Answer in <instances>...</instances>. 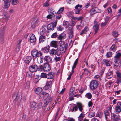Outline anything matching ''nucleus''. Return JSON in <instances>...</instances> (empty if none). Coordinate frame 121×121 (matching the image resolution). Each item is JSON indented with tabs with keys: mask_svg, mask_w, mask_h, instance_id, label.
Here are the masks:
<instances>
[{
	"mask_svg": "<svg viewBox=\"0 0 121 121\" xmlns=\"http://www.w3.org/2000/svg\"><path fill=\"white\" fill-rule=\"evenodd\" d=\"M39 23L38 18L36 17H34L32 19L31 22L32 28L33 29L34 28L38 25Z\"/></svg>",
	"mask_w": 121,
	"mask_h": 121,
	"instance_id": "f257e3e1",
	"label": "nucleus"
},
{
	"mask_svg": "<svg viewBox=\"0 0 121 121\" xmlns=\"http://www.w3.org/2000/svg\"><path fill=\"white\" fill-rule=\"evenodd\" d=\"M31 54L34 58H35L41 56L42 54V52L40 51H38L35 50H33Z\"/></svg>",
	"mask_w": 121,
	"mask_h": 121,
	"instance_id": "f03ea898",
	"label": "nucleus"
},
{
	"mask_svg": "<svg viewBox=\"0 0 121 121\" xmlns=\"http://www.w3.org/2000/svg\"><path fill=\"white\" fill-rule=\"evenodd\" d=\"M111 117L112 121H121L119 116L118 113L112 114Z\"/></svg>",
	"mask_w": 121,
	"mask_h": 121,
	"instance_id": "7ed1b4c3",
	"label": "nucleus"
},
{
	"mask_svg": "<svg viewBox=\"0 0 121 121\" xmlns=\"http://www.w3.org/2000/svg\"><path fill=\"white\" fill-rule=\"evenodd\" d=\"M98 85V83L97 81L95 80H93L91 82L90 87L91 89H95L97 87Z\"/></svg>",
	"mask_w": 121,
	"mask_h": 121,
	"instance_id": "20e7f679",
	"label": "nucleus"
},
{
	"mask_svg": "<svg viewBox=\"0 0 121 121\" xmlns=\"http://www.w3.org/2000/svg\"><path fill=\"white\" fill-rule=\"evenodd\" d=\"M91 33V32L89 31L88 28L87 27H85L84 30L81 31L80 35H82L84 34H85L87 37H89Z\"/></svg>",
	"mask_w": 121,
	"mask_h": 121,
	"instance_id": "39448f33",
	"label": "nucleus"
},
{
	"mask_svg": "<svg viewBox=\"0 0 121 121\" xmlns=\"http://www.w3.org/2000/svg\"><path fill=\"white\" fill-rule=\"evenodd\" d=\"M82 6V5H79L78 4L75 7L76 10L75 11V12L76 14H79L80 13H82V10L81 8Z\"/></svg>",
	"mask_w": 121,
	"mask_h": 121,
	"instance_id": "423d86ee",
	"label": "nucleus"
},
{
	"mask_svg": "<svg viewBox=\"0 0 121 121\" xmlns=\"http://www.w3.org/2000/svg\"><path fill=\"white\" fill-rule=\"evenodd\" d=\"M101 12V11L99 9L97 8H93L91 9L90 10V13L91 14H94L97 13H100Z\"/></svg>",
	"mask_w": 121,
	"mask_h": 121,
	"instance_id": "0eeeda50",
	"label": "nucleus"
},
{
	"mask_svg": "<svg viewBox=\"0 0 121 121\" xmlns=\"http://www.w3.org/2000/svg\"><path fill=\"white\" fill-rule=\"evenodd\" d=\"M35 91L36 94L41 95V96H40L41 98L43 97V96H42V95H43L42 93L43 92V90L42 88L38 87L37 88L35 89Z\"/></svg>",
	"mask_w": 121,
	"mask_h": 121,
	"instance_id": "6e6552de",
	"label": "nucleus"
},
{
	"mask_svg": "<svg viewBox=\"0 0 121 121\" xmlns=\"http://www.w3.org/2000/svg\"><path fill=\"white\" fill-rule=\"evenodd\" d=\"M38 69L37 66L36 65H31L29 68V69L31 72H35Z\"/></svg>",
	"mask_w": 121,
	"mask_h": 121,
	"instance_id": "1a4fd4ad",
	"label": "nucleus"
},
{
	"mask_svg": "<svg viewBox=\"0 0 121 121\" xmlns=\"http://www.w3.org/2000/svg\"><path fill=\"white\" fill-rule=\"evenodd\" d=\"M116 111L118 113H119L121 111V102H118L115 108Z\"/></svg>",
	"mask_w": 121,
	"mask_h": 121,
	"instance_id": "9d476101",
	"label": "nucleus"
},
{
	"mask_svg": "<svg viewBox=\"0 0 121 121\" xmlns=\"http://www.w3.org/2000/svg\"><path fill=\"white\" fill-rule=\"evenodd\" d=\"M44 60L46 62L49 63H52V58L49 56L47 55L45 56L43 58Z\"/></svg>",
	"mask_w": 121,
	"mask_h": 121,
	"instance_id": "9b49d317",
	"label": "nucleus"
},
{
	"mask_svg": "<svg viewBox=\"0 0 121 121\" xmlns=\"http://www.w3.org/2000/svg\"><path fill=\"white\" fill-rule=\"evenodd\" d=\"M93 28L95 30V34L97 33L99 28V25L95 21H94V25L93 26Z\"/></svg>",
	"mask_w": 121,
	"mask_h": 121,
	"instance_id": "f8f14e48",
	"label": "nucleus"
},
{
	"mask_svg": "<svg viewBox=\"0 0 121 121\" xmlns=\"http://www.w3.org/2000/svg\"><path fill=\"white\" fill-rule=\"evenodd\" d=\"M29 39L30 42L31 43L35 42L36 41V38L35 35L33 34H30Z\"/></svg>",
	"mask_w": 121,
	"mask_h": 121,
	"instance_id": "ddd939ff",
	"label": "nucleus"
},
{
	"mask_svg": "<svg viewBox=\"0 0 121 121\" xmlns=\"http://www.w3.org/2000/svg\"><path fill=\"white\" fill-rule=\"evenodd\" d=\"M31 57L30 56H26L24 59V61L25 63L28 64L31 61Z\"/></svg>",
	"mask_w": 121,
	"mask_h": 121,
	"instance_id": "4468645a",
	"label": "nucleus"
},
{
	"mask_svg": "<svg viewBox=\"0 0 121 121\" xmlns=\"http://www.w3.org/2000/svg\"><path fill=\"white\" fill-rule=\"evenodd\" d=\"M44 71L47 72L49 71L51 69V68L49 65L47 63H45L44 64Z\"/></svg>",
	"mask_w": 121,
	"mask_h": 121,
	"instance_id": "2eb2a0df",
	"label": "nucleus"
},
{
	"mask_svg": "<svg viewBox=\"0 0 121 121\" xmlns=\"http://www.w3.org/2000/svg\"><path fill=\"white\" fill-rule=\"evenodd\" d=\"M30 107L31 109L35 110L36 108V103L35 102H31L30 104Z\"/></svg>",
	"mask_w": 121,
	"mask_h": 121,
	"instance_id": "dca6fc26",
	"label": "nucleus"
},
{
	"mask_svg": "<svg viewBox=\"0 0 121 121\" xmlns=\"http://www.w3.org/2000/svg\"><path fill=\"white\" fill-rule=\"evenodd\" d=\"M77 106L78 107L80 111L82 112L83 110V106L80 103L77 102L76 103Z\"/></svg>",
	"mask_w": 121,
	"mask_h": 121,
	"instance_id": "f3484780",
	"label": "nucleus"
},
{
	"mask_svg": "<svg viewBox=\"0 0 121 121\" xmlns=\"http://www.w3.org/2000/svg\"><path fill=\"white\" fill-rule=\"evenodd\" d=\"M121 56V54L119 52L117 53L114 57V60H118Z\"/></svg>",
	"mask_w": 121,
	"mask_h": 121,
	"instance_id": "a211bd4d",
	"label": "nucleus"
},
{
	"mask_svg": "<svg viewBox=\"0 0 121 121\" xmlns=\"http://www.w3.org/2000/svg\"><path fill=\"white\" fill-rule=\"evenodd\" d=\"M40 34L43 35L46 31V26H42L40 29Z\"/></svg>",
	"mask_w": 121,
	"mask_h": 121,
	"instance_id": "6ab92c4d",
	"label": "nucleus"
},
{
	"mask_svg": "<svg viewBox=\"0 0 121 121\" xmlns=\"http://www.w3.org/2000/svg\"><path fill=\"white\" fill-rule=\"evenodd\" d=\"M52 82L51 81H47L46 85L44 87L45 89H47L49 88L50 86L52 85Z\"/></svg>",
	"mask_w": 121,
	"mask_h": 121,
	"instance_id": "aec40b11",
	"label": "nucleus"
},
{
	"mask_svg": "<svg viewBox=\"0 0 121 121\" xmlns=\"http://www.w3.org/2000/svg\"><path fill=\"white\" fill-rule=\"evenodd\" d=\"M47 29L49 31H52L54 29L53 25L52 24H48L47 26Z\"/></svg>",
	"mask_w": 121,
	"mask_h": 121,
	"instance_id": "412c9836",
	"label": "nucleus"
},
{
	"mask_svg": "<svg viewBox=\"0 0 121 121\" xmlns=\"http://www.w3.org/2000/svg\"><path fill=\"white\" fill-rule=\"evenodd\" d=\"M116 75L118 77L117 80V83H119L120 82V80L119 78L121 77V73L119 72L118 71H117L116 72Z\"/></svg>",
	"mask_w": 121,
	"mask_h": 121,
	"instance_id": "4be33fe9",
	"label": "nucleus"
},
{
	"mask_svg": "<svg viewBox=\"0 0 121 121\" xmlns=\"http://www.w3.org/2000/svg\"><path fill=\"white\" fill-rule=\"evenodd\" d=\"M66 37V35L65 34H61L59 36L58 38L59 40H62Z\"/></svg>",
	"mask_w": 121,
	"mask_h": 121,
	"instance_id": "5701e85b",
	"label": "nucleus"
},
{
	"mask_svg": "<svg viewBox=\"0 0 121 121\" xmlns=\"http://www.w3.org/2000/svg\"><path fill=\"white\" fill-rule=\"evenodd\" d=\"M50 47L48 45H47L46 47H45L42 49V50L44 52L47 53L49 51Z\"/></svg>",
	"mask_w": 121,
	"mask_h": 121,
	"instance_id": "b1692460",
	"label": "nucleus"
},
{
	"mask_svg": "<svg viewBox=\"0 0 121 121\" xmlns=\"http://www.w3.org/2000/svg\"><path fill=\"white\" fill-rule=\"evenodd\" d=\"M50 45L53 47L56 48L57 46V42L56 41H52L50 43Z\"/></svg>",
	"mask_w": 121,
	"mask_h": 121,
	"instance_id": "393cba45",
	"label": "nucleus"
},
{
	"mask_svg": "<svg viewBox=\"0 0 121 121\" xmlns=\"http://www.w3.org/2000/svg\"><path fill=\"white\" fill-rule=\"evenodd\" d=\"M52 99V98L51 97H49L48 98V97L46 98V99L44 101V103L46 105H47L49 102H50Z\"/></svg>",
	"mask_w": 121,
	"mask_h": 121,
	"instance_id": "a878e982",
	"label": "nucleus"
},
{
	"mask_svg": "<svg viewBox=\"0 0 121 121\" xmlns=\"http://www.w3.org/2000/svg\"><path fill=\"white\" fill-rule=\"evenodd\" d=\"M47 78L48 79H52L53 78V73H49L47 75Z\"/></svg>",
	"mask_w": 121,
	"mask_h": 121,
	"instance_id": "bb28decb",
	"label": "nucleus"
},
{
	"mask_svg": "<svg viewBox=\"0 0 121 121\" xmlns=\"http://www.w3.org/2000/svg\"><path fill=\"white\" fill-rule=\"evenodd\" d=\"M113 76V73L111 71L109 72L107 74L106 77L108 79H110L112 78Z\"/></svg>",
	"mask_w": 121,
	"mask_h": 121,
	"instance_id": "cd10ccee",
	"label": "nucleus"
},
{
	"mask_svg": "<svg viewBox=\"0 0 121 121\" xmlns=\"http://www.w3.org/2000/svg\"><path fill=\"white\" fill-rule=\"evenodd\" d=\"M45 40V36H44L41 35L39 37V42L40 43H42Z\"/></svg>",
	"mask_w": 121,
	"mask_h": 121,
	"instance_id": "c85d7f7f",
	"label": "nucleus"
},
{
	"mask_svg": "<svg viewBox=\"0 0 121 121\" xmlns=\"http://www.w3.org/2000/svg\"><path fill=\"white\" fill-rule=\"evenodd\" d=\"M5 3V7L7 8L9 6L10 3L9 0H3Z\"/></svg>",
	"mask_w": 121,
	"mask_h": 121,
	"instance_id": "c756f323",
	"label": "nucleus"
},
{
	"mask_svg": "<svg viewBox=\"0 0 121 121\" xmlns=\"http://www.w3.org/2000/svg\"><path fill=\"white\" fill-rule=\"evenodd\" d=\"M72 17V19L74 20L76 22L77 21L81 20L83 18V17L82 16L79 17Z\"/></svg>",
	"mask_w": 121,
	"mask_h": 121,
	"instance_id": "7c9ffc66",
	"label": "nucleus"
},
{
	"mask_svg": "<svg viewBox=\"0 0 121 121\" xmlns=\"http://www.w3.org/2000/svg\"><path fill=\"white\" fill-rule=\"evenodd\" d=\"M84 114L81 113L78 117L79 121H82L83 120Z\"/></svg>",
	"mask_w": 121,
	"mask_h": 121,
	"instance_id": "2f4dec72",
	"label": "nucleus"
},
{
	"mask_svg": "<svg viewBox=\"0 0 121 121\" xmlns=\"http://www.w3.org/2000/svg\"><path fill=\"white\" fill-rule=\"evenodd\" d=\"M63 25L65 28H67L69 26L68 22L64 20L63 22Z\"/></svg>",
	"mask_w": 121,
	"mask_h": 121,
	"instance_id": "473e14b6",
	"label": "nucleus"
},
{
	"mask_svg": "<svg viewBox=\"0 0 121 121\" xmlns=\"http://www.w3.org/2000/svg\"><path fill=\"white\" fill-rule=\"evenodd\" d=\"M64 9L63 7L60 8L57 12V14H60L61 13L63 12Z\"/></svg>",
	"mask_w": 121,
	"mask_h": 121,
	"instance_id": "72a5a7b5",
	"label": "nucleus"
},
{
	"mask_svg": "<svg viewBox=\"0 0 121 121\" xmlns=\"http://www.w3.org/2000/svg\"><path fill=\"white\" fill-rule=\"evenodd\" d=\"M2 15L7 19H8L10 17L9 15L7 13H5Z\"/></svg>",
	"mask_w": 121,
	"mask_h": 121,
	"instance_id": "f704fd0d",
	"label": "nucleus"
},
{
	"mask_svg": "<svg viewBox=\"0 0 121 121\" xmlns=\"http://www.w3.org/2000/svg\"><path fill=\"white\" fill-rule=\"evenodd\" d=\"M104 62L105 63V65L107 66H110V65L109 63V61L107 60L104 59L103 60Z\"/></svg>",
	"mask_w": 121,
	"mask_h": 121,
	"instance_id": "c9c22d12",
	"label": "nucleus"
},
{
	"mask_svg": "<svg viewBox=\"0 0 121 121\" xmlns=\"http://www.w3.org/2000/svg\"><path fill=\"white\" fill-rule=\"evenodd\" d=\"M76 23V22L73 20H72V18L71 20V22L70 23V25L72 26H74Z\"/></svg>",
	"mask_w": 121,
	"mask_h": 121,
	"instance_id": "e433bc0d",
	"label": "nucleus"
},
{
	"mask_svg": "<svg viewBox=\"0 0 121 121\" xmlns=\"http://www.w3.org/2000/svg\"><path fill=\"white\" fill-rule=\"evenodd\" d=\"M11 2L13 5H16L18 3L17 0H11Z\"/></svg>",
	"mask_w": 121,
	"mask_h": 121,
	"instance_id": "4c0bfd02",
	"label": "nucleus"
},
{
	"mask_svg": "<svg viewBox=\"0 0 121 121\" xmlns=\"http://www.w3.org/2000/svg\"><path fill=\"white\" fill-rule=\"evenodd\" d=\"M85 96L88 99H90L92 97V95L90 93H88L86 94Z\"/></svg>",
	"mask_w": 121,
	"mask_h": 121,
	"instance_id": "58836bf2",
	"label": "nucleus"
},
{
	"mask_svg": "<svg viewBox=\"0 0 121 121\" xmlns=\"http://www.w3.org/2000/svg\"><path fill=\"white\" fill-rule=\"evenodd\" d=\"M50 0H48L46 2L43 4V6L45 7H47L49 5V2Z\"/></svg>",
	"mask_w": 121,
	"mask_h": 121,
	"instance_id": "ea45409f",
	"label": "nucleus"
},
{
	"mask_svg": "<svg viewBox=\"0 0 121 121\" xmlns=\"http://www.w3.org/2000/svg\"><path fill=\"white\" fill-rule=\"evenodd\" d=\"M43 95V96L44 97L46 98L48 97V98L49 96V95L48 93H47L46 92H44L43 93V95Z\"/></svg>",
	"mask_w": 121,
	"mask_h": 121,
	"instance_id": "a19ab883",
	"label": "nucleus"
},
{
	"mask_svg": "<svg viewBox=\"0 0 121 121\" xmlns=\"http://www.w3.org/2000/svg\"><path fill=\"white\" fill-rule=\"evenodd\" d=\"M95 115V112H93L90 113L88 115V117H89L91 118L94 117Z\"/></svg>",
	"mask_w": 121,
	"mask_h": 121,
	"instance_id": "79ce46f5",
	"label": "nucleus"
},
{
	"mask_svg": "<svg viewBox=\"0 0 121 121\" xmlns=\"http://www.w3.org/2000/svg\"><path fill=\"white\" fill-rule=\"evenodd\" d=\"M49 52L50 54L53 55L55 54L56 53V52L55 49H52L50 50Z\"/></svg>",
	"mask_w": 121,
	"mask_h": 121,
	"instance_id": "37998d69",
	"label": "nucleus"
},
{
	"mask_svg": "<svg viewBox=\"0 0 121 121\" xmlns=\"http://www.w3.org/2000/svg\"><path fill=\"white\" fill-rule=\"evenodd\" d=\"M112 53L111 52H109L106 54V56L107 57L109 58L111 57L112 55Z\"/></svg>",
	"mask_w": 121,
	"mask_h": 121,
	"instance_id": "c03bdc74",
	"label": "nucleus"
},
{
	"mask_svg": "<svg viewBox=\"0 0 121 121\" xmlns=\"http://www.w3.org/2000/svg\"><path fill=\"white\" fill-rule=\"evenodd\" d=\"M48 12L51 14L54 15L55 12H54L53 9H52V8H50L48 10Z\"/></svg>",
	"mask_w": 121,
	"mask_h": 121,
	"instance_id": "a18cd8bd",
	"label": "nucleus"
},
{
	"mask_svg": "<svg viewBox=\"0 0 121 121\" xmlns=\"http://www.w3.org/2000/svg\"><path fill=\"white\" fill-rule=\"evenodd\" d=\"M103 113L101 112L98 113L96 115V116L100 118H101L102 117L103 115Z\"/></svg>",
	"mask_w": 121,
	"mask_h": 121,
	"instance_id": "49530a36",
	"label": "nucleus"
},
{
	"mask_svg": "<svg viewBox=\"0 0 121 121\" xmlns=\"http://www.w3.org/2000/svg\"><path fill=\"white\" fill-rule=\"evenodd\" d=\"M73 13L72 12H68L67 14V15L69 16V17H71L72 16Z\"/></svg>",
	"mask_w": 121,
	"mask_h": 121,
	"instance_id": "de8ad7c7",
	"label": "nucleus"
},
{
	"mask_svg": "<svg viewBox=\"0 0 121 121\" xmlns=\"http://www.w3.org/2000/svg\"><path fill=\"white\" fill-rule=\"evenodd\" d=\"M38 107L39 108H41L43 107V105L41 102H40L38 103Z\"/></svg>",
	"mask_w": 121,
	"mask_h": 121,
	"instance_id": "09e8293b",
	"label": "nucleus"
},
{
	"mask_svg": "<svg viewBox=\"0 0 121 121\" xmlns=\"http://www.w3.org/2000/svg\"><path fill=\"white\" fill-rule=\"evenodd\" d=\"M112 34L115 37H117L118 35V34L117 32L116 31H113L112 33Z\"/></svg>",
	"mask_w": 121,
	"mask_h": 121,
	"instance_id": "8fccbe9b",
	"label": "nucleus"
},
{
	"mask_svg": "<svg viewBox=\"0 0 121 121\" xmlns=\"http://www.w3.org/2000/svg\"><path fill=\"white\" fill-rule=\"evenodd\" d=\"M26 75L28 77H30L32 76V73L30 72H27L26 73Z\"/></svg>",
	"mask_w": 121,
	"mask_h": 121,
	"instance_id": "3c124183",
	"label": "nucleus"
},
{
	"mask_svg": "<svg viewBox=\"0 0 121 121\" xmlns=\"http://www.w3.org/2000/svg\"><path fill=\"white\" fill-rule=\"evenodd\" d=\"M37 61L39 63H42L43 62V57L39 58L37 59Z\"/></svg>",
	"mask_w": 121,
	"mask_h": 121,
	"instance_id": "603ef678",
	"label": "nucleus"
},
{
	"mask_svg": "<svg viewBox=\"0 0 121 121\" xmlns=\"http://www.w3.org/2000/svg\"><path fill=\"white\" fill-rule=\"evenodd\" d=\"M20 49V45H17L15 51L16 52H18L19 51Z\"/></svg>",
	"mask_w": 121,
	"mask_h": 121,
	"instance_id": "864d4df0",
	"label": "nucleus"
},
{
	"mask_svg": "<svg viewBox=\"0 0 121 121\" xmlns=\"http://www.w3.org/2000/svg\"><path fill=\"white\" fill-rule=\"evenodd\" d=\"M41 76L42 78H45L47 77V75L44 73H41Z\"/></svg>",
	"mask_w": 121,
	"mask_h": 121,
	"instance_id": "5fc2aeb1",
	"label": "nucleus"
},
{
	"mask_svg": "<svg viewBox=\"0 0 121 121\" xmlns=\"http://www.w3.org/2000/svg\"><path fill=\"white\" fill-rule=\"evenodd\" d=\"M75 0H67V1L68 3L70 4H73Z\"/></svg>",
	"mask_w": 121,
	"mask_h": 121,
	"instance_id": "6e6d98bb",
	"label": "nucleus"
},
{
	"mask_svg": "<svg viewBox=\"0 0 121 121\" xmlns=\"http://www.w3.org/2000/svg\"><path fill=\"white\" fill-rule=\"evenodd\" d=\"M39 70L40 71H42L44 70V65L43 66H40L39 67Z\"/></svg>",
	"mask_w": 121,
	"mask_h": 121,
	"instance_id": "4d7b16f0",
	"label": "nucleus"
},
{
	"mask_svg": "<svg viewBox=\"0 0 121 121\" xmlns=\"http://www.w3.org/2000/svg\"><path fill=\"white\" fill-rule=\"evenodd\" d=\"M110 49L113 51H115L116 50L115 48V45H112Z\"/></svg>",
	"mask_w": 121,
	"mask_h": 121,
	"instance_id": "13d9d810",
	"label": "nucleus"
},
{
	"mask_svg": "<svg viewBox=\"0 0 121 121\" xmlns=\"http://www.w3.org/2000/svg\"><path fill=\"white\" fill-rule=\"evenodd\" d=\"M60 60V57H55L54 58V60L56 62H57L59 61Z\"/></svg>",
	"mask_w": 121,
	"mask_h": 121,
	"instance_id": "bf43d9fd",
	"label": "nucleus"
},
{
	"mask_svg": "<svg viewBox=\"0 0 121 121\" xmlns=\"http://www.w3.org/2000/svg\"><path fill=\"white\" fill-rule=\"evenodd\" d=\"M57 36V35L56 33H53L51 35V37L52 38H55Z\"/></svg>",
	"mask_w": 121,
	"mask_h": 121,
	"instance_id": "052dcab7",
	"label": "nucleus"
},
{
	"mask_svg": "<svg viewBox=\"0 0 121 121\" xmlns=\"http://www.w3.org/2000/svg\"><path fill=\"white\" fill-rule=\"evenodd\" d=\"M63 28L62 26H60L58 27L57 30L58 31H61L63 30Z\"/></svg>",
	"mask_w": 121,
	"mask_h": 121,
	"instance_id": "680f3d73",
	"label": "nucleus"
},
{
	"mask_svg": "<svg viewBox=\"0 0 121 121\" xmlns=\"http://www.w3.org/2000/svg\"><path fill=\"white\" fill-rule=\"evenodd\" d=\"M77 106H75L73 108V109L72 110V112H75L77 110L78 108Z\"/></svg>",
	"mask_w": 121,
	"mask_h": 121,
	"instance_id": "e2e57ef3",
	"label": "nucleus"
},
{
	"mask_svg": "<svg viewBox=\"0 0 121 121\" xmlns=\"http://www.w3.org/2000/svg\"><path fill=\"white\" fill-rule=\"evenodd\" d=\"M60 45L61 47V48H60V52L58 54L57 53H56V54L58 56L60 55L61 53V50H62L63 49V48H62V47H63V46L64 47V45H63L62 47V45L61 44Z\"/></svg>",
	"mask_w": 121,
	"mask_h": 121,
	"instance_id": "0e129e2a",
	"label": "nucleus"
},
{
	"mask_svg": "<svg viewBox=\"0 0 121 121\" xmlns=\"http://www.w3.org/2000/svg\"><path fill=\"white\" fill-rule=\"evenodd\" d=\"M76 28L78 30H81L82 28V27L79 25H77Z\"/></svg>",
	"mask_w": 121,
	"mask_h": 121,
	"instance_id": "69168bd1",
	"label": "nucleus"
},
{
	"mask_svg": "<svg viewBox=\"0 0 121 121\" xmlns=\"http://www.w3.org/2000/svg\"><path fill=\"white\" fill-rule=\"evenodd\" d=\"M105 116H108L109 114V112L107 110H106L104 112Z\"/></svg>",
	"mask_w": 121,
	"mask_h": 121,
	"instance_id": "338daca9",
	"label": "nucleus"
},
{
	"mask_svg": "<svg viewBox=\"0 0 121 121\" xmlns=\"http://www.w3.org/2000/svg\"><path fill=\"white\" fill-rule=\"evenodd\" d=\"M72 93H69V98L70 100H72L73 99V98L72 97Z\"/></svg>",
	"mask_w": 121,
	"mask_h": 121,
	"instance_id": "774afa93",
	"label": "nucleus"
}]
</instances>
